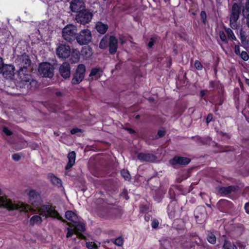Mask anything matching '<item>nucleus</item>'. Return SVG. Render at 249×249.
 I'll use <instances>...</instances> for the list:
<instances>
[{
	"mask_svg": "<svg viewBox=\"0 0 249 249\" xmlns=\"http://www.w3.org/2000/svg\"><path fill=\"white\" fill-rule=\"evenodd\" d=\"M29 200L30 203L33 206L32 207L30 205L21 202H18L17 203H13L11 200L8 198L7 196L5 195L1 194V196H5L6 198L9 200L13 205V208H7L6 207H0V208H5L8 210H17L20 212H23L27 213L28 211H34L35 209L33 207L36 208V209L39 207L42 203V199L40 194L36 191L31 190L28 194Z\"/></svg>",
	"mask_w": 249,
	"mask_h": 249,
	"instance_id": "f257e3e1",
	"label": "nucleus"
},
{
	"mask_svg": "<svg viewBox=\"0 0 249 249\" xmlns=\"http://www.w3.org/2000/svg\"><path fill=\"white\" fill-rule=\"evenodd\" d=\"M16 63L19 66L18 75L21 80L25 82H29L30 76L28 74H25L26 68L30 66L31 64V61L29 56L26 54H23L18 56L17 59Z\"/></svg>",
	"mask_w": 249,
	"mask_h": 249,
	"instance_id": "f03ea898",
	"label": "nucleus"
},
{
	"mask_svg": "<svg viewBox=\"0 0 249 249\" xmlns=\"http://www.w3.org/2000/svg\"><path fill=\"white\" fill-rule=\"evenodd\" d=\"M37 211L38 214L45 218L52 217L63 220L55 207L51 205H42L37 208Z\"/></svg>",
	"mask_w": 249,
	"mask_h": 249,
	"instance_id": "7ed1b4c3",
	"label": "nucleus"
},
{
	"mask_svg": "<svg viewBox=\"0 0 249 249\" xmlns=\"http://www.w3.org/2000/svg\"><path fill=\"white\" fill-rule=\"evenodd\" d=\"M74 228L73 229L68 228L67 237H71L74 233H75L80 238H83L84 236L81 234L85 230V226L84 223L80 221L79 219L78 222L76 224H73Z\"/></svg>",
	"mask_w": 249,
	"mask_h": 249,
	"instance_id": "20e7f679",
	"label": "nucleus"
},
{
	"mask_svg": "<svg viewBox=\"0 0 249 249\" xmlns=\"http://www.w3.org/2000/svg\"><path fill=\"white\" fill-rule=\"evenodd\" d=\"M93 14L89 10L83 9L75 16V20L78 23L85 25L91 20Z\"/></svg>",
	"mask_w": 249,
	"mask_h": 249,
	"instance_id": "39448f33",
	"label": "nucleus"
},
{
	"mask_svg": "<svg viewBox=\"0 0 249 249\" xmlns=\"http://www.w3.org/2000/svg\"><path fill=\"white\" fill-rule=\"evenodd\" d=\"M77 32L76 26L70 24L65 26L62 31L63 38L68 42L74 40Z\"/></svg>",
	"mask_w": 249,
	"mask_h": 249,
	"instance_id": "423d86ee",
	"label": "nucleus"
},
{
	"mask_svg": "<svg viewBox=\"0 0 249 249\" xmlns=\"http://www.w3.org/2000/svg\"><path fill=\"white\" fill-rule=\"evenodd\" d=\"M54 67L49 63H41L38 67L39 74L43 77L51 78L53 75Z\"/></svg>",
	"mask_w": 249,
	"mask_h": 249,
	"instance_id": "0eeeda50",
	"label": "nucleus"
},
{
	"mask_svg": "<svg viewBox=\"0 0 249 249\" xmlns=\"http://www.w3.org/2000/svg\"><path fill=\"white\" fill-rule=\"evenodd\" d=\"M76 38L79 44H88L92 38L91 32L87 29L82 30L77 34Z\"/></svg>",
	"mask_w": 249,
	"mask_h": 249,
	"instance_id": "6e6552de",
	"label": "nucleus"
},
{
	"mask_svg": "<svg viewBox=\"0 0 249 249\" xmlns=\"http://www.w3.org/2000/svg\"><path fill=\"white\" fill-rule=\"evenodd\" d=\"M85 71L86 67L85 65L79 64L71 80V83L73 85H77L82 82L84 78Z\"/></svg>",
	"mask_w": 249,
	"mask_h": 249,
	"instance_id": "1a4fd4ad",
	"label": "nucleus"
},
{
	"mask_svg": "<svg viewBox=\"0 0 249 249\" xmlns=\"http://www.w3.org/2000/svg\"><path fill=\"white\" fill-rule=\"evenodd\" d=\"M240 13V8L237 3H234L232 6V12L230 17V25L232 29H236V21L238 19Z\"/></svg>",
	"mask_w": 249,
	"mask_h": 249,
	"instance_id": "9d476101",
	"label": "nucleus"
},
{
	"mask_svg": "<svg viewBox=\"0 0 249 249\" xmlns=\"http://www.w3.org/2000/svg\"><path fill=\"white\" fill-rule=\"evenodd\" d=\"M71 53L70 47L68 45L61 44L56 49V54L59 58L66 59L70 56Z\"/></svg>",
	"mask_w": 249,
	"mask_h": 249,
	"instance_id": "9b49d317",
	"label": "nucleus"
},
{
	"mask_svg": "<svg viewBox=\"0 0 249 249\" xmlns=\"http://www.w3.org/2000/svg\"><path fill=\"white\" fill-rule=\"evenodd\" d=\"M85 4L83 0H72L70 3V8L73 12H78L83 10Z\"/></svg>",
	"mask_w": 249,
	"mask_h": 249,
	"instance_id": "f8f14e48",
	"label": "nucleus"
},
{
	"mask_svg": "<svg viewBox=\"0 0 249 249\" xmlns=\"http://www.w3.org/2000/svg\"><path fill=\"white\" fill-rule=\"evenodd\" d=\"M15 67L13 65L4 64L1 70L3 76L6 78H12L14 75Z\"/></svg>",
	"mask_w": 249,
	"mask_h": 249,
	"instance_id": "ddd939ff",
	"label": "nucleus"
},
{
	"mask_svg": "<svg viewBox=\"0 0 249 249\" xmlns=\"http://www.w3.org/2000/svg\"><path fill=\"white\" fill-rule=\"evenodd\" d=\"M59 72L61 76L65 78H69L71 75V67L69 63L64 62L59 68Z\"/></svg>",
	"mask_w": 249,
	"mask_h": 249,
	"instance_id": "4468645a",
	"label": "nucleus"
},
{
	"mask_svg": "<svg viewBox=\"0 0 249 249\" xmlns=\"http://www.w3.org/2000/svg\"><path fill=\"white\" fill-rule=\"evenodd\" d=\"M190 161V159L186 157L175 156L173 159L170 160L169 163L172 166H175L177 164L186 165L188 164Z\"/></svg>",
	"mask_w": 249,
	"mask_h": 249,
	"instance_id": "2eb2a0df",
	"label": "nucleus"
},
{
	"mask_svg": "<svg viewBox=\"0 0 249 249\" xmlns=\"http://www.w3.org/2000/svg\"><path fill=\"white\" fill-rule=\"evenodd\" d=\"M237 187L235 186H229L227 187H218L216 188L217 194L222 196L227 195L235 192L237 190Z\"/></svg>",
	"mask_w": 249,
	"mask_h": 249,
	"instance_id": "dca6fc26",
	"label": "nucleus"
},
{
	"mask_svg": "<svg viewBox=\"0 0 249 249\" xmlns=\"http://www.w3.org/2000/svg\"><path fill=\"white\" fill-rule=\"evenodd\" d=\"M118 48V40L113 36L109 37V51L111 54H114L117 51Z\"/></svg>",
	"mask_w": 249,
	"mask_h": 249,
	"instance_id": "f3484780",
	"label": "nucleus"
},
{
	"mask_svg": "<svg viewBox=\"0 0 249 249\" xmlns=\"http://www.w3.org/2000/svg\"><path fill=\"white\" fill-rule=\"evenodd\" d=\"M138 158L142 161H153L156 160V157L150 154L140 153L138 155Z\"/></svg>",
	"mask_w": 249,
	"mask_h": 249,
	"instance_id": "a211bd4d",
	"label": "nucleus"
},
{
	"mask_svg": "<svg viewBox=\"0 0 249 249\" xmlns=\"http://www.w3.org/2000/svg\"><path fill=\"white\" fill-rule=\"evenodd\" d=\"M66 218L73 224H76L80 219L76 214L71 211H68L65 213Z\"/></svg>",
	"mask_w": 249,
	"mask_h": 249,
	"instance_id": "6ab92c4d",
	"label": "nucleus"
},
{
	"mask_svg": "<svg viewBox=\"0 0 249 249\" xmlns=\"http://www.w3.org/2000/svg\"><path fill=\"white\" fill-rule=\"evenodd\" d=\"M160 249H171L172 242L171 239L166 237H162L160 240Z\"/></svg>",
	"mask_w": 249,
	"mask_h": 249,
	"instance_id": "aec40b11",
	"label": "nucleus"
},
{
	"mask_svg": "<svg viewBox=\"0 0 249 249\" xmlns=\"http://www.w3.org/2000/svg\"><path fill=\"white\" fill-rule=\"evenodd\" d=\"M76 154L74 151H72L69 153L68 155V158L69 160L67 165H66L65 169L68 170L70 169L75 164Z\"/></svg>",
	"mask_w": 249,
	"mask_h": 249,
	"instance_id": "412c9836",
	"label": "nucleus"
},
{
	"mask_svg": "<svg viewBox=\"0 0 249 249\" xmlns=\"http://www.w3.org/2000/svg\"><path fill=\"white\" fill-rule=\"evenodd\" d=\"M41 216L39 214H36L32 216L29 220L30 225L34 226L40 224L42 222V218Z\"/></svg>",
	"mask_w": 249,
	"mask_h": 249,
	"instance_id": "4be33fe9",
	"label": "nucleus"
},
{
	"mask_svg": "<svg viewBox=\"0 0 249 249\" xmlns=\"http://www.w3.org/2000/svg\"><path fill=\"white\" fill-rule=\"evenodd\" d=\"M96 29L99 33L104 34L108 29V26L102 22L98 21L96 24Z\"/></svg>",
	"mask_w": 249,
	"mask_h": 249,
	"instance_id": "5701e85b",
	"label": "nucleus"
},
{
	"mask_svg": "<svg viewBox=\"0 0 249 249\" xmlns=\"http://www.w3.org/2000/svg\"><path fill=\"white\" fill-rule=\"evenodd\" d=\"M48 178L53 184L57 186H61L62 185L61 180L53 174H49Z\"/></svg>",
	"mask_w": 249,
	"mask_h": 249,
	"instance_id": "b1692460",
	"label": "nucleus"
},
{
	"mask_svg": "<svg viewBox=\"0 0 249 249\" xmlns=\"http://www.w3.org/2000/svg\"><path fill=\"white\" fill-rule=\"evenodd\" d=\"M177 208H178L177 207ZM176 208H175L173 203H171L168 206V213L169 216L171 217H174L176 213Z\"/></svg>",
	"mask_w": 249,
	"mask_h": 249,
	"instance_id": "393cba45",
	"label": "nucleus"
},
{
	"mask_svg": "<svg viewBox=\"0 0 249 249\" xmlns=\"http://www.w3.org/2000/svg\"><path fill=\"white\" fill-rule=\"evenodd\" d=\"M121 175L122 177L125 179L129 180L130 179V175L127 170L123 169L121 171Z\"/></svg>",
	"mask_w": 249,
	"mask_h": 249,
	"instance_id": "a878e982",
	"label": "nucleus"
},
{
	"mask_svg": "<svg viewBox=\"0 0 249 249\" xmlns=\"http://www.w3.org/2000/svg\"><path fill=\"white\" fill-rule=\"evenodd\" d=\"M107 39L106 36L104 37L100 41L99 47L101 49H105L107 47Z\"/></svg>",
	"mask_w": 249,
	"mask_h": 249,
	"instance_id": "bb28decb",
	"label": "nucleus"
},
{
	"mask_svg": "<svg viewBox=\"0 0 249 249\" xmlns=\"http://www.w3.org/2000/svg\"><path fill=\"white\" fill-rule=\"evenodd\" d=\"M207 240L209 243L212 244H214L216 242V237L213 233H211L208 236Z\"/></svg>",
	"mask_w": 249,
	"mask_h": 249,
	"instance_id": "cd10ccee",
	"label": "nucleus"
},
{
	"mask_svg": "<svg viewBox=\"0 0 249 249\" xmlns=\"http://www.w3.org/2000/svg\"><path fill=\"white\" fill-rule=\"evenodd\" d=\"M73 58H71V59L73 62L75 63L78 62L79 59V52L77 51L74 52L73 53Z\"/></svg>",
	"mask_w": 249,
	"mask_h": 249,
	"instance_id": "c85d7f7f",
	"label": "nucleus"
},
{
	"mask_svg": "<svg viewBox=\"0 0 249 249\" xmlns=\"http://www.w3.org/2000/svg\"><path fill=\"white\" fill-rule=\"evenodd\" d=\"M240 56L241 58L244 61H247L249 59V56L248 53L245 51H242L241 53Z\"/></svg>",
	"mask_w": 249,
	"mask_h": 249,
	"instance_id": "c756f323",
	"label": "nucleus"
},
{
	"mask_svg": "<svg viewBox=\"0 0 249 249\" xmlns=\"http://www.w3.org/2000/svg\"><path fill=\"white\" fill-rule=\"evenodd\" d=\"M114 244L118 246H121L123 245L124 243L123 238L121 237L117 238L114 240Z\"/></svg>",
	"mask_w": 249,
	"mask_h": 249,
	"instance_id": "7c9ffc66",
	"label": "nucleus"
},
{
	"mask_svg": "<svg viewBox=\"0 0 249 249\" xmlns=\"http://www.w3.org/2000/svg\"><path fill=\"white\" fill-rule=\"evenodd\" d=\"M86 246L88 249H98L96 244L93 242L86 243Z\"/></svg>",
	"mask_w": 249,
	"mask_h": 249,
	"instance_id": "2f4dec72",
	"label": "nucleus"
},
{
	"mask_svg": "<svg viewBox=\"0 0 249 249\" xmlns=\"http://www.w3.org/2000/svg\"><path fill=\"white\" fill-rule=\"evenodd\" d=\"M243 14L246 15L248 16V14H249V0H247L246 4L245 9L243 11Z\"/></svg>",
	"mask_w": 249,
	"mask_h": 249,
	"instance_id": "473e14b6",
	"label": "nucleus"
},
{
	"mask_svg": "<svg viewBox=\"0 0 249 249\" xmlns=\"http://www.w3.org/2000/svg\"><path fill=\"white\" fill-rule=\"evenodd\" d=\"M195 67L198 70H201L202 69V65L201 63L198 60H196L195 62Z\"/></svg>",
	"mask_w": 249,
	"mask_h": 249,
	"instance_id": "72a5a7b5",
	"label": "nucleus"
},
{
	"mask_svg": "<svg viewBox=\"0 0 249 249\" xmlns=\"http://www.w3.org/2000/svg\"><path fill=\"white\" fill-rule=\"evenodd\" d=\"M200 17L202 19L203 22L204 24H205L206 21V18H207V15H206V12L203 11H201L200 13Z\"/></svg>",
	"mask_w": 249,
	"mask_h": 249,
	"instance_id": "f704fd0d",
	"label": "nucleus"
},
{
	"mask_svg": "<svg viewBox=\"0 0 249 249\" xmlns=\"http://www.w3.org/2000/svg\"><path fill=\"white\" fill-rule=\"evenodd\" d=\"M159 222L158 220L154 219L152 220L151 226L154 229L157 228L159 226Z\"/></svg>",
	"mask_w": 249,
	"mask_h": 249,
	"instance_id": "c9c22d12",
	"label": "nucleus"
},
{
	"mask_svg": "<svg viewBox=\"0 0 249 249\" xmlns=\"http://www.w3.org/2000/svg\"><path fill=\"white\" fill-rule=\"evenodd\" d=\"M156 38L155 37H153L150 38V41L148 44V47L149 48H151L153 46L154 43L156 41Z\"/></svg>",
	"mask_w": 249,
	"mask_h": 249,
	"instance_id": "e433bc0d",
	"label": "nucleus"
},
{
	"mask_svg": "<svg viewBox=\"0 0 249 249\" xmlns=\"http://www.w3.org/2000/svg\"><path fill=\"white\" fill-rule=\"evenodd\" d=\"M223 247L225 249H238L237 247L233 244L231 245L230 248H228L227 243H225Z\"/></svg>",
	"mask_w": 249,
	"mask_h": 249,
	"instance_id": "4c0bfd02",
	"label": "nucleus"
},
{
	"mask_svg": "<svg viewBox=\"0 0 249 249\" xmlns=\"http://www.w3.org/2000/svg\"><path fill=\"white\" fill-rule=\"evenodd\" d=\"M220 38L223 41H226L227 40V37L226 35L223 32H220L219 33Z\"/></svg>",
	"mask_w": 249,
	"mask_h": 249,
	"instance_id": "58836bf2",
	"label": "nucleus"
},
{
	"mask_svg": "<svg viewBox=\"0 0 249 249\" xmlns=\"http://www.w3.org/2000/svg\"><path fill=\"white\" fill-rule=\"evenodd\" d=\"M3 132L7 136L12 135V132L6 127L3 128Z\"/></svg>",
	"mask_w": 249,
	"mask_h": 249,
	"instance_id": "ea45409f",
	"label": "nucleus"
},
{
	"mask_svg": "<svg viewBox=\"0 0 249 249\" xmlns=\"http://www.w3.org/2000/svg\"><path fill=\"white\" fill-rule=\"evenodd\" d=\"M99 71V69H92L90 74H89V76L96 75L98 73Z\"/></svg>",
	"mask_w": 249,
	"mask_h": 249,
	"instance_id": "a19ab883",
	"label": "nucleus"
},
{
	"mask_svg": "<svg viewBox=\"0 0 249 249\" xmlns=\"http://www.w3.org/2000/svg\"><path fill=\"white\" fill-rule=\"evenodd\" d=\"M12 159L15 161H18L20 159V156L18 154H14L12 155Z\"/></svg>",
	"mask_w": 249,
	"mask_h": 249,
	"instance_id": "79ce46f5",
	"label": "nucleus"
},
{
	"mask_svg": "<svg viewBox=\"0 0 249 249\" xmlns=\"http://www.w3.org/2000/svg\"><path fill=\"white\" fill-rule=\"evenodd\" d=\"M234 52L237 55H240V47L238 45H235L234 47Z\"/></svg>",
	"mask_w": 249,
	"mask_h": 249,
	"instance_id": "37998d69",
	"label": "nucleus"
},
{
	"mask_svg": "<svg viewBox=\"0 0 249 249\" xmlns=\"http://www.w3.org/2000/svg\"><path fill=\"white\" fill-rule=\"evenodd\" d=\"M213 119V115L211 113L207 115V119H206V122L207 124L209 123Z\"/></svg>",
	"mask_w": 249,
	"mask_h": 249,
	"instance_id": "c03bdc74",
	"label": "nucleus"
},
{
	"mask_svg": "<svg viewBox=\"0 0 249 249\" xmlns=\"http://www.w3.org/2000/svg\"><path fill=\"white\" fill-rule=\"evenodd\" d=\"M81 132V129H78V128H73L71 130V132L72 134H74L78 132Z\"/></svg>",
	"mask_w": 249,
	"mask_h": 249,
	"instance_id": "a18cd8bd",
	"label": "nucleus"
},
{
	"mask_svg": "<svg viewBox=\"0 0 249 249\" xmlns=\"http://www.w3.org/2000/svg\"><path fill=\"white\" fill-rule=\"evenodd\" d=\"M165 132L163 130H160L158 132V136L159 138L162 137L164 135Z\"/></svg>",
	"mask_w": 249,
	"mask_h": 249,
	"instance_id": "49530a36",
	"label": "nucleus"
},
{
	"mask_svg": "<svg viewBox=\"0 0 249 249\" xmlns=\"http://www.w3.org/2000/svg\"><path fill=\"white\" fill-rule=\"evenodd\" d=\"M228 33L229 34V35L231 37V38H232L233 39H236L235 36L234 35L233 32L231 30H228Z\"/></svg>",
	"mask_w": 249,
	"mask_h": 249,
	"instance_id": "de8ad7c7",
	"label": "nucleus"
},
{
	"mask_svg": "<svg viewBox=\"0 0 249 249\" xmlns=\"http://www.w3.org/2000/svg\"><path fill=\"white\" fill-rule=\"evenodd\" d=\"M244 208H245L246 212L247 213H249V202L248 203H246L245 204Z\"/></svg>",
	"mask_w": 249,
	"mask_h": 249,
	"instance_id": "09e8293b",
	"label": "nucleus"
},
{
	"mask_svg": "<svg viewBox=\"0 0 249 249\" xmlns=\"http://www.w3.org/2000/svg\"><path fill=\"white\" fill-rule=\"evenodd\" d=\"M199 211H201V212H203V213H204V212H205V208H204V207H197V208L196 209V210H195V212L196 213V212Z\"/></svg>",
	"mask_w": 249,
	"mask_h": 249,
	"instance_id": "8fccbe9b",
	"label": "nucleus"
},
{
	"mask_svg": "<svg viewBox=\"0 0 249 249\" xmlns=\"http://www.w3.org/2000/svg\"><path fill=\"white\" fill-rule=\"evenodd\" d=\"M4 64L3 63L2 58L0 57V73L1 72V70L3 68Z\"/></svg>",
	"mask_w": 249,
	"mask_h": 249,
	"instance_id": "3c124183",
	"label": "nucleus"
},
{
	"mask_svg": "<svg viewBox=\"0 0 249 249\" xmlns=\"http://www.w3.org/2000/svg\"><path fill=\"white\" fill-rule=\"evenodd\" d=\"M206 91V90H201L200 91V97L201 98H202L203 97V96L205 95V92Z\"/></svg>",
	"mask_w": 249,
	"mask_h": 249,
	"instance_id": "603ef678",
	"label": "nucleus"
},
{
	"mask_svg": "<svg viewBox=\"0 0 249 249\" xmlns=\"http://www.w3.org/2000/svg\"><path fill=\"white\" fill-rule=\"evenodd\" d=\"M247 24L248 26L249 27V14H248V16H247Z\"/></svg>",
	"mask_w": 249,
	"mask_h": 249,
	"instance_id": "864d4df0",
	"label": "nucleus"
},
{
	"mask_svg": "<svg viewBox=\"0 0 249 249\" xmlns=\"http://www.w3.org/2000/svg\"><path fill=\"white\" fill-rule=\"evenodd\" d=\"M55 95L57 96H61L62 95V93L60 91H57L55 92Z\"/></svg>",
	"mask_w": 249,
	"mask_h": 249,
	"instance_id": "5fc2aeb1",
	"label": "nucleus"
},
{
	"mask_svg": "<svg viewBox=\"0 0 249 249\" xmlns=\"http://www.w3.org/2000/svg\"><path fill=\"white\" fill-rule=\"evenodd\" d=\"M245 83L247 85H248V86H249V79H245Z\"/></svg>",
	"mask_w": 249,
	"mask_h": 249,
	"instance_id": "6e6d98bb",
	"label": "nucleus"
},
{
	"mask_svg": "<svg viewBox=\"0 0 249 249\" xmlns=\"http://www.w3.org/2000/svg\"><path fill=\"white\" fill-rule=\"evenodd\" d=\"M121 44H123L125 42V41L123 39H121Z\"/></svg>",
	"mask_w": 249,
	"mask_h": 249,
	"instance_id": "4d7b16f0",
	"label": "nucleus"
}]
</instances>
